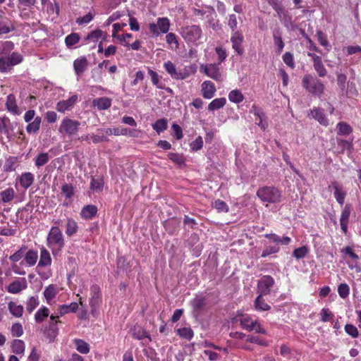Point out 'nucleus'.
Wrapping results in <instances>:
<instances>
[{"mask_svg":"<svg viewBox=\"0 0 361 361\" xmlns=\"http://www.w3.org/2000/svg\"><path fill=\"white\" fill-rule=\"evenodd\" d=\"M26 250H27L26 246H25V245L21 246L18 250L15 252L12 255H11L9 257L10 261H11L13 262H17L20 261L24 257Z\"/></svg>","mask_w":361,"mask_h":361,"instance_id":"obj_51","label":"nucleus"},{"mask_svg":"<svg viewBox=\"0 0 361 361\" xmlns=\"http://www.w3.org/2000/svg\"><path fill=\"white\" fill-rule=\"evenodd\" d=\"M152 128L159 134L167 128V121L165 118L159 119L152 125Z\"/></svg>","mask_w":361,"mask_h":361,"instance_id":"obj_52","label":"nucleus"},{"mask_svg":"<svg viewBox=\"0 0 361 361\" xmlns=\"http://www.w3.org/2000/svg\"><path fill=\"white\" fill-rule=\"evenodd\" d=\"M80 125L79 121L66 117L61 122L59 133L63 136L73 137L78 133Z\"/></svg>","mask_w":361,"mask_h":361,"instance_id":"obj_8","label":"nucleus"},{"mask_svg":"<svg viewBox=\"0 0 361 361\" xmlns=\"http://www.w3.org/2000/svg\"><path fill=\"white\" fill-rule=\"evenodd\" d=\"M111 99L109 97H99L94 99L92 105L98 110H106L111 106Z\"/></svg>","mask_w":361,"mask_h":361,"instance_id":"obj_29","label":"nucleus"},{"mask_svg":"<svg viewBox=\"0 0 361 361\" xmlns=\"http://www.w3.org/2000/svg\"><path fill=\"white\" fill-rule=\"evenodd\" d=\"M302 85L306 90L317 96H320L324 90V85L322 81L311 75H305L303 77Z\"/></svg>","mask_w":361,"mask_h":361,"instance_id":"obj_7","label":"nucleus"},{"mask_svg":"<svg viewBox=\"0 0 361 361\" xmlns=\"http://www.w3.org/2000/svg\"><path fill=\"white\" fill-rule=\"evenodd\" d=\"M200 71L216 81L221 82L224 80V77L220 72L219 64H202L200 66Z\"/></svg>","mask_w":361,"mask_h":361,"instance_id":"obj_10","label":"nucleus"},{"mask_svg":"<svg viewBox=\"0 0 361 361\" xmlns=\"http://www.w3.org/2000/svg\"><path fill=\"white\" fill-rule=\"evenodd\" d=\"M12 352L15 354H23L25 351V345L24 341L16 339L11 345Z\"/></svg>","mask_w":361,"mask_h":361,"instance_id":"obj_47","label":"nucleus"},{"mask_svg":"<svg viewBox=\"0 0 361 361\" xmlns=\"http://www.w3.org/2000/svg\"><path fill=\"white\" fill-rule=\"evenodd\" d=\"M240 324L243 329L247 331H255L264 335L267 334V330L262 326L257 319L248 314L242 315L239 319Z\"/></svg>","mask_w":361,"mask_h":361,"instance_id":"obj_6","label":"nucleus"},{"mask_svg":"<svg viewBox=\"0 0 361 361\" xmlns=\"http://www.w3.org/2000/svg\"><path fill=\"white\" fill-rule=\"evenodd\" d=\"M97 207L94 205L84 207L80 212V216L84 219H90L97 214Z\"/></svg>","mask_w":361,"mask_h":361,"instance_id":"obj_36","label":"nucleus"},{"mask_svg":"<svg viewBox=\"0 0 361 361\" xmlns=\"http://www.w3.org/2000/svg\"><path fill=\"white\" fill-rule=\"evenodd\" d=\"M164 67L173 79L183 80L188 76V74L178 71L171 61H166L164 63Z\"/></svg>","mask_w":361,"mask_h":361,"instance_id":"obj_15","label":"nucleus"},{"mask_svg":"<svg viewBox=\"0 0 361 361\" xmlns=\"http://www.w3.org/2000/svg\"><path fill=\"white\" fill-rule=\"evenodd\" d=\"M243 36L240 32H234L231 37L232 47L238 53V55H242L244 52V49L242 47L243 42Z\"/></svg>","mask_w":361,"mask_h":361,"instance_id":"obj_18","label":"nucleus"},{"mask_svg":"<svg viewBox=\"0 0 361 361\" xmlns=\"http://www.w3.org/2000/svg\"><path fill=\"white\" fill-rule=\"evenodd\" d=\"M180 35L187 44L197 45V42L201 38L202 31L199 25H187L181 28Z\"/></svg>","mask_w":361,"mask_h":361,"instance_id":"obj_5","label":"nucleus"},{"mask_svg":"<svg viewBox=\"0 0 361 361\" xmlns=\"http://www.w3.org/2000/svg\"><path fill=\"white\" fill-rule=\"evenodd\" d=\"M78 352L82 354H87L90 352V345L82 339L76 338L73 341Z\"/></svg>","mask_w":361,"mask_h":361,"instance_id":"obj_40","label":"nucleus"},{"mask_svg":"<svg viewBox=\"0 0 361 361\" xmlns=\"http://www.w3.org/2000/svg\"><path fill=\"white\" fill-rule=\"evenodd\" d=\"M334 189V195L338 203L343 205L344 203L346 192L343 190L341 184L338 182L334 181L331 183V186Z\"/></svg>","mask_w":361,"mask_h":361,"instance_id":"obj_20","label":"nucleus"},{"mask_svg":"<svg viewBox=\"0 0 361 361\" xmlns=\"http://www.w3.org/2000/svg\"><path fill=\"white\" fill-rule=\"evenodd\" d=\"M309 250L307 246H302L296 248L293 252V256L297 259L304 258L308 253Z\"/></svg>","mask_w":361,"mask_h":361,"instance_id":"obj_57","label":"nucleus"},{"mask_svg":"<svg viewBox=\"0 0 361 361\" xmlns=\"http://www.w3.org/2000/svg\"><path fill=\"white\" fill-rule=\"evenodd\" d=\"M338 293L341 298H346L350 293V288L348 285L345 283H341L338 287Z\"/></svg>","mask_w":361,"mask_h":361,"instance_id":"obj_63","label":"nucleus"},{"mask_svg":"<svg viewBox=\"0 0 361 361\" xmlns=\"http://www.w3.org/2000/svg\"><path fill=\"white\" fill-rule=\"evenodd\" d=\"M15 195L13 188H8L0 192V201L3 203H9L13 200Z\"/></svg>","mask_w":361,"mask_h":361,"instance_id":"obj_37","label":"nucleus"},{"mask_svg":"<svg viewBox=\"0 0 361 361\" xmlns=\"http://www.w3.org/2000/svg\"><path fill=\"white\" fill-rule=\"evenodd\" d=\"M257 196L267 205L279 203L281 201L282 192L275 186H263L257 190Z\"/></svg>","mask_w":361,"mask_h":361,"instance_id":"obj_2","label":"nucleus"},{"mask_svg":"<svg viewBox=\"0 0 361 361\" xmlns=\"http://www.w3.org/2000/svg\"><path fill=\"white\" fill-rule=\"evenodd\" d=\"M11 122L8 117H0V134L5 135L8 140L11 139Z\"/></svg>","mask_w":361,"mask_h":361,"instance_id":"obj_24","label":"nucleus"},{"mask_svg":"<svg viewBox=\"0 0 361 361\" xmlns=\"http://www.w3.org/2000/svg\"><path fill=\"white\" fill-rule=\"evenodd\" d=\"M88 62L85 56L80 57L73 62V68L75 74L80 77L87 68Z\"/></svg>","mask_w":361,"mask_h":361,"instance_id":"obj_23","label":"nucleus"},{"mask_svg":"<svg viewBox=\"0 0 361 361\" xmlns=\"http://www.w3.org/2000/svg\"><path fill=\"white\" fill-rule=\"evenodd\" d=\"M317 37L319 43L324 47L327 51L331 49V45L327 40L326 35L322 31L317 32Z\"/></svg>","mask_w":361,"mask_h":361,"instance_id":"obj_59","label":"nucleus"},{"mask_svg":"<svg viewBox=\"0 0 361 361\" xmlns=\"http://www.w3.org/2000/svg\"><path fill=\"white\" fill-rule=\"evenodd\" d=\"M170 25L168 18H158L157 23L149 24V30L154 36L158 37L161 34L167 33L170 29Z\"/></svg>","mask_w":361,"mask_h":361,"instance_id":"obj_9","label":"nucleus"},{"mask_svg":"<svg viewBox=\"0 0 361 361\" xmlns=\"http://www.w3.org/2000/svg\"><path fill=\"white\" fill-rule=\"evenodd\" d=\"M78 100V97L73 95L66 100H62L57 103L56 110L59 112L64 113L66 111L70 110Z\"/></svg>","mask_w":361,"mask_h":361,"instance_id":"obj_22","label":"nucleus"},{"mask_svg":"<svg viewBox=\"0 0 361 361\" xmlns=\"http://www.w3.org/2000/svg\"><path fill=\"white\" fill-rule=\"evenodd\" d=\"M226 104V99L225 97L216 98L212 100L208 105V109L209 111L218 110L223 108Z\"/></svg>","mask_w":361,"mask_h":361,"instance_id":"obj_44","label":"nucleus"},{"mask_svg":"<svg viewBox=\"0 0 361 361\" xmlns=\"http://www.w3.org/2000/svg\"><path fill=\"white\" fill-rule=\"evenodd\" d=\"M313 66L319 77H324L326 75L327 71L325 68L322 59L313 63Z\"/></svg>","mask_w":361,"mask_h":361,"instance_id":"obj_61","label":"nucleus"},{"mask_svg":"<svg viewBox=\"0 0 361 361\" xmlns=\"http://www.w3.org/2000/svg\"><path fill=\"white\" fill-rule=\"evenodd\" d=\"M216 91L215 85L212 82L207 80L202 82V94L204 98L207 99H212L214 96Z\"/></svg>","mask_w":361,"mask_h":361,"instance_id":"obj_21","label":"nucleus"},{"mask_svg":"<svg viewBox=\"0 0 361 361\" xmlns=\"http://www.w3.org/2000/svg\"><path fill=\"white\" fill-rule=\"evenodd\" d=\"M344 329L346 334L353 338H357L359 336V331L357 327L351 324H347L345 326Z\"/></svg>","mask_w":361,"mask_h":361,"instance_id":"obj_62","label":"nucleus"},{"mask_svg":"<svg viewBox=\"0 0 361 361\" xmlns=\"http://www.w3.org/2000/svg\"><path fill=\"white\" fill-rule=\"evenodd\" d=\"M177 333L181 338L187 340H191L193 337V331L190 328H180L177 329Z\"/></svg>","mask_w":361,"mask_h":361,"instance_id":"obj_58","label":"nucleus"},{"mask_svg":"<svg viewBox=\"0 0 361 361\" xmlns=\"http://www.w3.org/2000/svg\"><path fill=\"white\" fill-rule=\"evenodd\" d=\"M38 253L34 250L25 251L24 255V262L28 267H33L37 261Z\"/></svg>","mask_w":361,"mask_h":361,"instance_id":"obj_34","label":"nucleus"},{"mask_svg":"<svg viewBox=\"0 0 361 361\" xmlns=\"http://www.w3.org/2000/svg\"><path fill=\"white\" fill-rule=\"evenodd\" d=\"M166 41L173 49H177L179 47L177 37L173 32H169L166 35Z\"/></svg>","mask_w":361,"mask_h":361,"instance_id":"obj_54","label":"nucleus"},{"mask_svg":"<svg viewBox=\"0 0 361 361\" xmlns=\"http://www.w3.org/2000/svg\"><path fill=\"white\" fill-rule=\"evenodd\" d=\"M14 49L11 41L2 42L0 44V72H10L15 66L23 61V56L18 51H11Z\"/></svg>","mask_w":361,"mask_h":361,"instance_id":"obj_1","label":"nucleus"},{"mask_svg":"<svg viewBox=\"0 0 361 361\" xmlns=\"http://www.w3.org/2000/svg\"><path fill=\"white\" fill-rule=\"evenodd\" d=\"M27 286V284L25 279L21 278L11 283L7 286V291L12 294H18L26 289Z\"/></svg>","mask_w":361,"mask_h":361,"instance_id":"obj_17","label":"nucleus"},{"mask_svg":"<svg viewBox=\"0 0 361 361\" xmlns=\"http://www.w3.org/2000/svg\"><path fill=\"white\" fill-rule=\"evenodd\" d=\"M274 280L270 276H262L257 284V290L258 293H259V295H268L271 288L274 286Z\"/></svg>","mask_w":361,"mask_h":361,"instance_id":"obj_13","label":"nucleus"},{"mask_svg":"<svg viewBox=\"0 0 361 361\" xmlns=\"http://www.w3.org/2000/svg\"><path fill=\"white\" fill-rule=\"evenodd\" d=\"M228 99L231 102L235 103V104H239L242 102L245 97L239 90H231L228 95Z\"/></svg>","mask_w":361,"mask_h":361,"instance_id":"obj_41","label":"nucleus"},{"mask_svg":"<svg viewBox=\"0 0 361 361\" xmlns=\"http://www.w3.org/2000/svg\"><path fill=\"white\" fill-rule=\"evenodd\" d=\"M9 312L15 317H21L23 314L24 307L16 302L11 301L8 303Z\"/></svg>","mask_w":361,"mask_h":361,"instance_id":"obj_32","label":"nucleus"},{"mask_svg":"<svg viewBox=\"0 0 361 361\" xmlns=\"http://www.w3.org/2000/svg\"><path fill=\"white\" fill-rule=\"evenodd\" d=\"M246 341L251 343H255L260 346L266 347L268 345V342L265 340L259 338L258 336L253 335H247L246 336Z\"/></svg>","mask_w":361,"mask_h":361,"instance_id":"obj_60","label":"nucleus"},{"mask_svg":"<svg viewBox=\"0 0 361 361\" xmlns=\"http://www.w3.org/2000/svg\"><path fill=\"white\" fill-rule=\"evenodd\" d=\"M78 223L73 219L68 218L66 220V234L71 237L78 232Z\"/></svg>","mask_w":361,"mask_h":361,"instance_id":"obj_38","label":"nucleus"},{"mask_svg":"<svg viewBox=\"0 0 361 361\" xmlns=\"http://www.w3.org/2000/svg\"><path fill=\"white\" fill-rule=\"evenodd\" d=\"M39 300L36 296H31L27 301L26 310L31 313L39 305Z\"/></svg>","mask_w":361,"mask_h":361,"instance_id":"obj_56","label":"nucleus"},{"mask_svg":"<svg viewBox=\"0 0 361 361\" xmlns=\"http://www.w3.org/2000/svg\"><path fill=\"white\" fill-rule=\"evenodd\" d=\"M104 187V183L102 179L92 178L90 183V188L94 192H100Z\"/></svg>","mask_w":361,"mask_h":361,"instance_id":"obj_64","label":"nucleus"},{"mask_svg":"<svg viewBox=\"0 0 361 361\" xmlns=\"http://www.w3.org/2000/svg\"><path fill=\"white\" fill-rule=\"evenodd\" d=\"M17 167V158L15 157H9L6 159L4 164V171L6 172L14 171Z\"/></svg>","mask_w":361,"mask_h":361,"instance_id":"obj_50","label":"nucleus"},{"mask_svg":"<svg viewBox=\"0 0 361 361\" xmlns=\"http://www.w3.org/2000/svg\"><path fill=\"white\" fill-rule=\"evenodd\" d=\"M61 194L66 200L63 203V206H69L74 196V188L71 184L65 183L61 187Z\"/></svg>","mask_w":361,"mask_h":361,"instance_id":"obj_26","label":"nucleus"},{"mask_svg":"<svg viewBox=\"0 0 361 361\" xmlns=\"http://www.w3.org/2000/svg\"><path fill=\"white\" fill-rule=\"evenodd\" d=\"M20 185L27 190L34 182V175L30 172H25L19 177Z\"/></svg>","mask_w":361,"mask_h":361,"instance_id":"obj_31","label":"nucleus"},{"mask_svg":"<svg viewBox=\"0 0 361 361\" xmlns=\"http://www.w3.org/2000/svg\"><path fill=\"white\" fill-rule=\"evenodd\" d=\"M203 139L202 136H197L195 140L191 142L189 145L191 152H197L200 150L203 147Z\"/></svg>","mask_w":361,"mask_h":361,"instance_id":"obj_53","label":"nucleus"},{"mask_svg":"<svg viewBox=\"0 0 361 361\" xmlns=\"http://www.w3.org/2000/svg\"><path fill=\"white\" fill-rule=\"evenodd\" d=\"M342 252L346 255L348 257L347 264L351 270H355L356 272L361 271V264L359 262V256L353 251L350 247H345L343 249Z\"/></svg>","mask_w":361,"mask_h":361,"instance_id":"obj_11","label":"nucleus"},{"mask_svg":"<svg viewBox=\"0 0 361 361\" xmlns=\"http://www.w3.org/2000/svg\"><path fill=\"white\" fill-rule=\"evenodd\" d=\"M79 140L86 141L87 142H92L94 144H97L102 142H106L108 141V138L106 136L104 135V134H99V132H97V134H87L81 136Z\"/></svg>","mask_w":361,"mask_h":361,"instance_id":"obj_27","label":"nucleus"},{"mask_svg":"<svg viewBox=\"0 0 361 361\" xmlns=\"http://www.w3.org/2000/svg\"><path fill=\"white\" fill-rule=\"evenodd\" d=\"M273 39L274 45L277 48V51L281 53L284 48V42H283L281 32L279 29L273 31Z\"/></svg>","mask_w":361,"mask_h":361,"instance_id":"obj_39","label":"nucleus"},{"mask_svg":"<svg viewBox=\"0 0 361 361\" xmlns=\"http://www.w3.org/2000/svg\"><path fill=\"white\" fill-rule=\"evenodd\" d=\"M312 116L317 120L320 124L327 126L329 125V121L326 118L324 111L319 108L314 109L311 111Z\"/></svg>","mask_w":361,"mask_h":361,"instance_id":"obj_33","label":"nucleus"},{"mask_svg":"<svg viewBox=\"0 0 361 361\" xmlns=\"http://www.w3.org/2000/svg\"><path fill=\"white\" fill-rule=\"evenodd\" d=\"M148 74L151 77L152 82L154 85L158 89L164 90L165 88L164 84L160 81L161 77L159 76L157 72L152 69H148Z\"/></svg>","mask_w":361,"mask_h":361,"instance_id":"obj_43","label":"nucleus"},{"mask_svg":"<svg viewBox=\"0 0 361 361\" xmlns=\"http://www.w3.org/2000/svg\"><path fill=\"white\" fill-rule=\"evenodd\" d=\"M56 295V288L54 285L48 286L44 291V296L47 302L49 303Z\"/></svg>","mask_w":361,"mask_h":361,"instance_id":"obj_49","label":"nucleus"},{"mask_svg":"<svg viewBox=\"0 0 361 361\" xmlns=\"http://www.w3.org/2000/svg\"><path fill=\"white\" fill-rule=\"evenodd\" d=\"M78 308L77 302H71L69 305H60L57 310V317H62L70 312H75Z\"/></svg>","mask_w":361,"mask_h":361,"instance_id":"obj_30","label":"nucleus"},{"mask_svg":"<svg viewBox=\"0 0 361 361\" xmlns=\"http://www.w3.org/2000/svg\"><path fill=\"white\" fill-rule=\"evenodd\" d=\"M14 29L13 25L10 19L0 15V37L8 34Z\"/></svg>","mask_w":361,"mask_h":361,"instance_id":"obj_28","label":"nucleus"},{"mask_svg":"<svg viewBox=\"0 0 361 361\" xmlns=\"http://www.w3.org/2000/svg\"><path fill=\"white\" fill-rule=\"evenodd\" d=\"M59 317H57V314L56 315H51L50 320L49 322V328L45 330L44 334L49 342H52L59 333V329L57 327V324L61 322L59 319H57Z\"/></svg>","mask_w":361,"mask_h":361,"instance_id":"obj_14","label":"nucleus"},{"mask_svg":"<svg viewBox=\"0 0 361 361\" xmlns=\"http://www.w3.org/2000/svg\"><path fill=\"white\" fill-rule=\"evenodd\" d=\"M255 308L257 311H268L271 309L269 305H268L262 295H258L255 300L254 304Z\"/></svg>","mask_w":361,"mask_h":361,"instance_id":"obj_42","label":"nucleus"},{"mask_svg":"<svg viewBox=\"0 0 361 361\" xmlns=\"http://www.w3.org/2000/svg\"><path fill=\"white\" fill-rule=\"evenodd\" d=\"M351 213V205L347 204L343 207L340 217V224L342 231L344 233H347L348 225L349 221L350 215Z\"/></svg>","mask_w":361,"mask_h":361,"instance_id":"obj_19","label":"nucleus"},{"mask_svg":"<svg viewBox=\"0 0 361 361\" xmlns=\"http://www.w3.org/2000/svg\"><path fill=\"white\" fill-rule=\"evenodd\" d=\"M338 134L348 135L352 132L351 127L345 122H339L337 124Z\"/></svg>","mask_w":361,"mask_h":361,"instance_id":"obj_55","label":"nucleus"},{"mask_svg":"<svg viewBox=\"0 0 361 361\" xmlns=\"http://www.w3.org/2000/svg\"><path fill=\"white\" fill-rule=\"evenodd\" d=\"M107 37L108 35L106 32H104L99 29H96L88 33L85 37V41L96 42L100 39H102V41H106Z\"/></svg>","mask_w":361,"mask_h":361,"instance_id":"obj_25","label":"nucleus"},{"mask_svg":"<svg viewBox=\"0 0 361 361\" xmlns=\"http://www.w3.org/2000/svg\"><path fill=\"white\" fill-rule=\"evenodd\" d=\"M42 123V118L40 116H36L34 120L26 126V131L28 134H35L37 133L40 128Z\"/></svg>","mask_w":361,"mask_h":361,"instance_id":"obj_35","label":"nucleus"},{"mask_svg":"<svg viewBox=\"0 0 361 361\" xmlns=\"http://www.w3.org/2000/svg\"><path fill=\"white\" fill-rule=\"evenodd\" d=\"M80 35L78 33L73 32L68 35H67L65 38V43L66 45L68 48H72L73 46H75L76 44H78L80 41Z\"/></svg>","mask_w":361,"mask_h":361,"instance_id":"obj_48","label":"nucleus"},{"mask_svg":"<svg viewBox=\"0 0 361 361\" xmlns=\"http://www.w3.org/2000/svg\"><path fill=\"white\" fill-rule=\"evenodd\" d=\"M5 104L6 110L13 115L19 116L22 113L14 94H10L7 96Z\"/></svg>","mask_w":361,"mask_h":361,"instance_id":"obj_16","label":"nucleus"},{"mask_svg":"<svg viewBox=\"0 0 361 361\" xmlns=\"http://www.w3.org/2000/svg\"><path fill=\"white\" fill-rule=\"evenodd\" d=\"M49 314V310L44 306L40 307L35 314V320L37 323H42Z\"/></svg>","mask_w":361,"mask_h":361,"instance_id":"obj_45","label":"nucleus"},{"mask_svg":"<svg viewBox=\"0 0 361 361\" xmlns=\"http://www.w3.org/2000/svg\"><path fill=\"white\" fill-rule=\"evenodd\" d=\"M132 336L137 340L141 341L143 345H147L152 341L150 335L140 325H135L130 329Z\"/></svg>","mask_w":361,"mask_h":361,"instance_id":"obj_12","label":"nucleus"},{"mask_svg":"<svg viewBox=\"0 0 361 361\" xmlns=\"http://www.w3.org/2000/svg\"><path fill=\"white\" fill-rule=\"evenodd\" d=\"M51 257L49 252L44 247L40 248L39 260L36 267L37 273L43 279H48L51 274L48 267L51 264Z\"/></svg>","mask_w":361,"mask_h":361,"instance_id":"obj_4","label":"nucleus"},{"mask_svg":"<svg viewBox=\"0 0 361 361\" xmlns=\"http://www.w3.org/2000/svg\"><path fill=\"white\" fill-rule=\"evenodd\" d=\"M47 245L54 253L60 251L65 245L64 237L58 226H52L47 235Z\"/></svg>","mask_w":361,"mask_h":361,"instance_id":"obj_3","label":"nucleus"},{"mask_svg":"<svg viewBox=\"0 0 361 361\" xmlns=\"http://www.w3.org/2000/svg\"><path fill=\"white\" fill-rule=\"evenodd\" d=\"M49 159L50 157L47 152H42L35 159V166L39 169L47 164Z\"/></svg>","mask_w":361,"mask_h":361,"instance_id":"obj_46","label":"nucleus"}]
</instances>
